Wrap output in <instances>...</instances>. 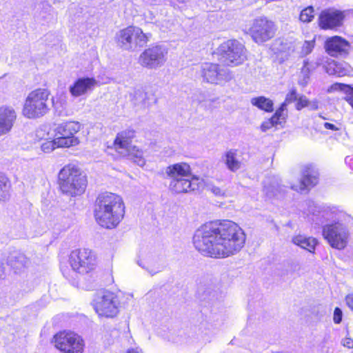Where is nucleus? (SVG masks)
<instances>
[{
  "instance_id": "obj_16",
  "label": "nucleus",
  "mask_w": 353,
  "mask_h": 353,
  "mask_svg": "<svg viewBox=\"0 0 353 353\" xmlns=\"http://www.w3.org/2000/svg\"><path fill=\"white\" fill-rule=\"evenodd\" d=\"M167 52L161 46H152L145 49L140 54L139 61L145 68H156L161 65L165 61Z\"/></svg>"
},
{
  "instance_id": "obj_34",
  "label": "nucleus",
  "mask_w": 353,
  "mask_h": 353,
  "mask_svg": "<svg viewBox=\"0 0 353 353\" xmlns=\"http://www.w3.org/2000/svg\"><path fill=\"white\" fill-rule=\"evenodd\" d=\"M343 313L341 310L336 307L334 310L333 321L334 323L339 324L342 321Z\"/></svg>"
},
{
  "instance_id": "obj_30",
  "label": "nucleus",
  "mask_w": 353,
  "mask_h": 353,
  "mask_svg": "<svg viewBox=\"0 0 353 353\" xmlns=\"http://www.w3.org/2000/svg\"><path fill=\"white\" fill-rule=\"evenodd\" d=\"M315 39L310 41H305L301 49V54L303 57L310 54L314 50L315 46Z\"/></svg>"
},
{
  "instance_id": "obj_21",
  "label": "nucleus",
  "mask_w": 353,
  "mask_h": 353,
  "mask_svg": "<svg viewBox=\"0 0 353 353\" xmlns=\"http://www.w3.org/2000/svg\"><path fill=\"white\" fill-rule=\"evenodd\" d=\"M97 84V81L94 77L79 78L70 87V92L72 96L79 97L92 90Z\"/></svg>"
},
{
  "instance_id": "obj_1",
  "label": "nucleus",
  "mask_w": 353,
  "mask_h": 353,
  "mask_svg": "<svg viewBox=\"0 0 353 353\" xmlns=\"http://www.w3.org/2000/svg\"><path fill=\"white\" fill-rule=\"evenodd\" d=\"M246 234L241 226L229 219H214L201 225L194 232L192 243L202 255L220 259L239 252Z\"/></svg>"
},
{
  "instance_id": "obj_26",
  "label": "nucleus",
  "mask_w": 353,
  "mask_h": 353,
  "mask_svg": "<svg viewBox=\"0 0 353 353\" xmlns=\"http://www.w3.org/2000/svg\"><path fill=\"white\" fill-rule=\"evenodd\" d=\"M236 150H230L225 154V163L227 168L232 172H235L241 168V162L236 158Z\"/></svg>"
},
{
  "instance_id": "obj_32",
  "label": "nucleus",
  "mask_w": 353,
  "mask_h": 353,
  "mask_svg": "<svg viewBox=\"0 0 353 353\" xmlns=\"http://www.w3.org/2000/svg\"><path fill=\"white\" fill-rule=\"evenodd\" d=\"M298 97L296 89L292 88L286 94L284 101L281 103V105L287 108L288 104H290L292 102L296 101Z\"/></svg>"
},
{
  "instance_id": "obj_17",
  "label": "nucleus",
  "mask_w": 353,
  "mask_h": 353,
  "mask_svg": "<svg viewBox=\"0 0 353 353\" xmlns=\"http://www.w3.org/2000/svg\"><path fill=\"white\" fill-rule=\"evenodd\" d=\"M324 48L330 57L346 56L349 53L350 43L341 36L334 35L325 39Z\"/></svg>"
},
{
  "instance_id": "obj_40",
  "label": "nucleus",
  "mask_w": 353,
  "mask_h": 353,
  "mask_svg": "<svg viewBox=\"0 0 353 353\" xmlns=\"http://www.w3.org/2000/svg\"><path fill=\"white\" fill-rule=\"evenodd\" d=\"M347 102L351 105L353 108V97H350L346 99Z\"/></svg>"
},
{
  "instance_id": "obj_9",
  "label": "nucleus",
  "mask_w": 353,
  "mask_h": 353,
  "mask_svg": "<svg viewBox=\"0 0 353 353\" xmlns=\"http://www.w3.org/2000/svg\"><path fill=\"white\" fill-rule=\"evenodd\" d=\"M276 30L273 21L266 17H259L252 21L246 33L254 42L261 44L274 38Z\"/></svg>"
},
{
  "instance_id": "obj_15",
  "label": "nucleus",
  "mask_w": 353,
  "mask_h": 353,
  "mask_svg": "<svg viewBox=\"0 0 353 353\" xmlns=\"http://www.w3.org/2000/svg\"><path fill=\"white\" fill-rule=\"evenodd\" d=\"M44 110V90L37 89L31 92L28 96L23 114L25 117L34 119L43 116Z\"/></svg>"
},
{
  "instance_id": "obj_3",
  "label": "nucleus",
  "mask_w": 353,
  "mask_h": 353,
  "mask_svg": "<svg viewBox=\"0 0 353 353\" xmlns=\"http://www.w3.org/2000/svg\"><path fill=\"white\" fill-rule=\"evenodd\" d=\"M57 184L63 194L70 196H79L86 190L88 177L78 163L70 162L59 170Z\"/></svg>"
},
{
  "instance_id": "obj_12",
  "label": "nucleus",
  "mask_w": 353,
  "mask_h": 353,
  "mask_svg": "<svg viewBox=\"0 0 353 353\" xmlns=\"http://www.w3.org/2000/svg\"><path fill=\"white\" fill-rule=\"evenodd\" d=\"M93 306L99 317L114 319L119 313L121 302L116 293L105 291L95 300Z\"/></svg>"
},
{
  "instance_id": "obj_35",
  "label": "nucleus",
  "mask_w": 353,
  "mask_h": 353,
  "mask_svg": "<svg viewBox=\"0 0 353 353\" xmlns=\"http://www.w3.org/2000/svg\"><path fill=\"white\" fill-rule=\"evenodd\" d=\"M345 301L350 310L353 311V293H350L346 295Z\"/></svg>"
},
{
  "instance_id": "obj_24",
  "label": "nucleus",
  "mask_w": 353,
  "mask_h": 353,
  "mask_svg": "<svg viewBox=\"0 0 353 353\" xmlns=\"http://www.w3.org/2000/svg\"><path fill=\"white\" fill-rule=\"evenodd\" d=\"M27 263L28 260L25 255L17 252L12 254L8 259V264L14 270L15 272L25 268Z\"/></svg>"
},
{
  "instance_id": "obj_37",
  "label": "nucleus",
  "mask_w": 353,
  "mask_h": 353,
  "mask_svg": "<svg viewBox=\"0 0 353 353\" xmlns=\"http://www.w3.org/2000/svg\"><path fill=\"white\" fill-rule=\"evenodd\" d=\"M211 191L216 196H223L225 194L224 190L219 187L212 186Z\"/></svg>"
},
{
  "instance_id": "obj_7",
  "label": "nucleus",
  "mask_w": 353,
  "mask_h": 353,
  "mask_svg": "<svg viewBox=\"0 0 353 353\" xmlns=\"http://www.w3.org/2000/svg\"><path fill=\"white\" fill-rule=\"evenodd\" d=\"M81 129V124L70 120L59 124L54 129V137L52 141V148H70L77 146L80 141L75 134Z\"/></svg>"
},
{
  "instance_id": "obj_14",
  "label": "nucleus",
  "mask_w": 353,
  "mask_h": 353,
  "mask_svg": "<svg viewBox=\"0 0 353 353\" xmlns=\"http://www.w3.org/2000/svg\"><path fill=\"white\" fill-rule=\"evenodd\" d=\"M345 15L343 11L334 8L323 10L318 17V26L323 30L336 31L343 26Z\"/></svg>"
},
{
  "instance_id": "obj_36",
  "label": "nucleus",
  "mask_w": 353,
  "mask_h": 353,
  "mask_svg": "<svg viewBox=\"0 0 353 353\" xmlns=\"http://www.w3.org/2000/svg\"><path fill=\"white\" fill-rule=\"evenodd\" d=\"M342 344L344 347L349 349L353 348V339L349 336H346L343 339Z\"/></svg>"
},
{
  "instance_id": "obj_2",
  "label": "nucleus",
  "mask_w": 353,
  "mask_h": 353,
  "mask_svg": "<svg viewBox=\"0 0 353 353\" xmlns=\"http://www.w3.org/2000/svg\"><path fill=\"white\" fill-rule=\"evenodd\" d=\"M125 203L121 196L110 192L99 193L94 202L93 216L99 225L105 229L117 228L125 215Z\"/></svg>"
},
{
  "instance_id": "obj_41",
  "label": "nucleus",
  "mask_w": 353,
  "mask_h": 353,
  "mask_svg": "<svg viewBox=\"0 0 353 353\" xmlns=\"http://www.w3.org/2000/svg\"><path fill=\"white\" fill-rule=\"evenodd\" d=\"M126 353H139V352L137 349L130 348L126 351Z\"/></svg>"
},
{
  "instance_id": "obj_31",
  "label": "nucleus",
  "mask_w": 353,
  "mask_h": 353,
  "mask_svg": "<svg viewBox=\"0 0 353 353\" xmlns=\"http://www.w3.org/2000/svg\"><path fill=\"white\" fill-rule=\"evenodd\" d=\"M34 144L39 143L41 149L43 151L44 142L43 139L44 138V130L42 128L37 129L34 134H32Z\"/></svg>"
},
{
  "instance_id": "obj_20",
  "label": "nucleus",
  "mask_w": 353,
  "mask_h": 353,
  "mask_svg": "<svg viewBox=\"0 0 353 353\" xmlns=\"http://www.w3.org/2000/svg\"><path fill=\"white\" fill-rule=\"evenodd\" d=\"M287 118V108L280 105L272 117L261 123V129L262 131L265 132L277 125L283 127L286 123Z\"/></svg>"
},
{
  "instance_id": "obj_19",
  "label": "nucleus",
  "mask_w": 353,
  "mask_h": 353,
  "mask_svg": "<svg viewBox=\"0 0 353 353\" xmlns=\"http://www.w3.org/2000/svg\"><path fill=\"white\" fill-rule=\"evenodd\" d=\"M17 119V114L12 107H0V136L10 132Z\"/></svg>"
},
{
  "instance_id": "obj_39",
  "label": "nucleus",
  "mask_w": 353,
  "mask_h": 353,
  "mask_svg": "<svg viewBox=\"0 0 353 353\" xmlns=\"http://www.w3.org/2000/svg\"><path fill=\"white\" fill-rule=\"evenodd\" d=\"M61 271H62V273L65 276H70V272H69V270L65 267V268H61Z\"/></svg>"
},
{
  "instance_id": "obj_28",
  "label": "nucleus",
  "mask_w": 353,
  "mask_h": 353,
  "mask_svg": "<svg viewBox=\"0 0 353 353\" xmlns=\"http://www.w3.org/2000/svg\"><path fill=\"white\" fill-rule=\"evenodd\" d=\"M314 18V10L312 6L303 8L299 14V20L303 23H310Z\"/></svg>"
},
{
  "instance_id": "obj_11",
  "label": "nucleus",
  "mask_w": 353,
  "mask_h": 353,
  "mask_svg": "<svg viewBox=\"0 0 353 353\" xmlns=\"http://www.w3.org/2000/svg\"><path fill=\"white\" fill-rule=\"evenodd\" d=\"M96 262V254L92 250L85 248L72 250L68 258V263L72 269L81 274L93 270Z\"/></svg>"
},
{
  "instance_id": "obj_33",
  "label": "nucleus",
  "mask_w": 353,
  "mask_h": 353,
  "mask_svg": "<svg viewBox=\"0 0 353 353\" xmlns=\"http://www.w3.org/2000/svg\"><path fill=\"white\" fill-rule=\"evenodd\" d=\"M310 102L308 99L305 96H301L296 100L295 108L297 110H301L303 108L308 106Z\"/></svg>"
},
{
  "instance_id": "obj_13",
  "label": "nucleus",
  "mask_w": 353,
  "mask_h": 353,
  "mask_svg": "<svg viewBox=\"0 0 353 353\" xmlns=\"http://www.w3.org/2000/svg\"><path fill=\"white\" fill-rule=\"evenodd\" d=\"M136 137V131L132 128H128L118 132L113 141V147L116 150H125L128 151V155L131 156L134 160L142 159V151L137 146L131 147L132 139Z\"/></svg>"
},
{
  "instance_id": "obj_22",
  "label": "nucleus",
  "mask_w": 353,
  "mask_h": 353,
  "mask_svg": "<svg viewBox=\"0 0 353 353\" xmlns=\"http://www.w3.org/2000/svg\"><path fill=\"white\" fill-rule=\"evenodd\" d=\"M292 242L296 246L314 254L318 240L313 236H307L304 234H297L292 236Z\"/></svg>"
},
{
  "instance_id": "obj_23",
  "label": "nucleus",
  "mask_w": 353,
  "mask_h": 353,
  "mask_svg": "<svg viewBox=\"0 0 353 353\" xmlns=\"http://www.w3.org/2000/svg\"><path fill=\"white\" fill-rule=\"evenodd\" d=\"M202 77L209 83H215L221 75L220 65L205 63L201 70Z\"/></svg>"
},
{
  "instance_id": "obj_10",
  "label": "nucleus",
  "mask_w": 353,
  "mask_h": 353,
  "mask_svg": "<svg viewBox=\"0 0 353 353\" xmlns=\"http://www.w3.org/2000/svg\"><path fill=\"white\" fill-rule=\"evenodd\" d=\"M322 235L332 248L337 250L345 248L350 237L347 225L339 221L325 225L323 228Z\"/></svg>"
},
{
  "instance_id": "obj_38",
  "label": "nucleus",
  "mask_w": 353,
  "mask_h": 353,
  "mask_svg": "<svg viewBox=\"0 0 353 353\" xmlns=\"http://www.w3.org/2000/svg\"><path fill=\"white\" fill-rule=\"evenodd\" d=\"M324 126L327 130H336L337 128L331 123H325Z\"/></svg>"
},
{
  "instance_id": "obj_4",
  "label": "nucleus",
  "mask_w": 353,
  "mask_h": 353,
  "mask_svg": "<svg viewBox=\"0 0 353 353\" xmlns=\"http://www.w3.org/2000/svg\"><path fill=\"white\" fill-rule=\"evenodd\" d=\"M165 173L170 179L169 188L174 193H188L197 190L200 188L199 176L192 174V168L186 162L168 165Z\"/></svg>"
},
{
  "instance_id": "obj_18",
  "label": "nucleus",
  "mask_w": 353,
  "mask_h": 353,
  "mask_svg": "<svg viewBox=\"0 0 353 353\" xmlns=\"http://www.w3.org/2000/svg\"><path fill=\"white\" fill-rule=\"evenodd\" d=\"M319 182V174L311 165H305L301 171L299 185H291V189L296 192L308 191Z\"/></svg>"
},
{
  "instance_id": "obj_25",
  "label": "nucleus",
  "mask_w": 353,
  "mask_h": 353,
  "mask_svg": "<svg viewBox=\"0 0 353 353\" xmlns=\"http://www.w3.org/2000/svg\"><path fill=\"white\" fill-rule=\"evenodd\" d=\"M252 104L259 110L265 112H272L274 110V103L272 100L263 96L254 97L251 101Z\"/></svg>"
},
{
  "instance_id": "obj_27",
  "label": "nucleus",
  "mask_w": 353,
  "mask_h": 353,
  "mask_svg": "<svg viewBox=\"0 0 353 353\" xmlns=\"http://www.w3.org/2000/svg\"><path fill=\"white\" fill-rule=\"evenodd\" d=\"M313 68L309 61L305 60L303 61V66L301 68V74L303 77V79L299 81V83L303 86L307 84L312 74Z\"/></svg>"
},
{
  "instance_id": "obj_5",
  "label": "nucleus",
  "mask_w": 353,
  "mask_h": 353,
  "mask_svg": "<svg viewBox=\"0 0 353 353\" xmlns=\"http://www.w3.org/2000/svg\"><path fill=\"white\" fill-rule=\"evenodd\" d=\"M246 48L236 39H228L218 48V60L222 66L234 67L242 64L246 59Z\"/></svg>"
},
{
  "instance_id": "obj_6",
  "label": "nucleus",
  "mask_w": 353,
  "mask_h": 353,
  "mask_svg": "<svg viewBox=\"0 0 353 353\" xmlns=\"http://www.w3.org/2000/svg\"><path fill=\"white\" fill-rule=\"evenodd\" d=\"M52 343L61 353H84L85 341L82 336L71 330H62L55 333Z\"/></svg>"
},
{
  "instance_id": "obj_29",
  "label": "nucleus",
  "mask_w": 353,
  "mask_h": 353,
  "mask_svg": "<svg viewBox=\"0 0 353 353\" xmlns=\"http://www.w3.org/2000/svg\"><path fill=\"white\" fill-rule=\"evenodd\" d=\"M10 183L6 176H0V201L5 199L10 191Z\"/></svg>"
},
{
  "instance_id": "obj_8",
  "label": "nucleus",
  "mask_w": 353,
  "mask_h": 353,
  "mask_svg": "<svg viewBox=\"0 0 353 353\" xmlns=\"http://www.w3.org/2000/svg\"><path fill=\"white\" fill-rule=\"evenodd\" d=\"M114 41L120 48L132 51L145 46L149 38L141 28L131 25L120 30L115 35Z\"/></svg>"
}]
</instances>
